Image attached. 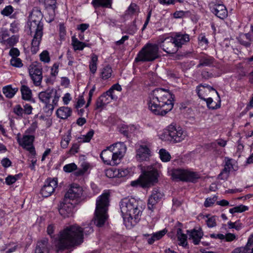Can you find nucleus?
Instances as JSON below:
<instances>
[{
    "instance_id": "f257e3e1",
    "label": "nucleus",
    "mask_w": 253,
    "mask_h": 253,
    "mask_svg": "<svg viewBox=\"0 0 253 253\" xmlns=\"http://www.w3.org/2000/svg\"><path fill=\"white\" fill-rule=\"evenodd\" d=\"M93 230L90 226L83 229L77 224L65 227L61 230L53 240L57 252L63 251L80 245L84 241V232L85 234L92 233Z\"/></svg>"
},
{
    "instance_id": "f03ea898",
    "label": "nucleus",
    "mask_w": 253,
    "mask_h": 253,
    "mask_svg": "<svg viewBox=\"0 0 253 253\" xmlns=\"http://www.w3.org/2000/svg\"><path fill=\"white\" fill-rule=\"evenodd\" d=\"M174 98L169 90L156 88L149 94L148 108L154 115L164 116L172 109Z\"/></svg>"
},
{
    "instance_id": "7ed1b4c3",
    "label": "nucleus",
    "mask_w": 253,
    "mask_h": 253,
    "mask_svg": "<svg viewBox=\"0 0 253 253\" xmlns=\"http://www.w3.org/2000/svg\"><path fill=\"white\" fill-rule=\"evenodd\" d=\"M42 14L37 7H34L27 22V27L32 35L34 33L31 42V50L33 54H36L39 50V45L43 35V24L42 22Z\"/></svg>"
},
{
    "instance_id": "20e7f679",
    "label": "nucleus",
    "mask_w": 253,
    "mask_h": 253,
    "mask_svg": "<svg viewBox=\"0 0 253 253\" xmlns=\"http://www.w3.org/2000/svg\"><path fill=\"white\" fill-rule=\"evenodd\" d=\"M120 209L126 226L134 224L139 220L141 210L138 202L134 198H124L120 202Z\"/></svg>"
},
{
    "instance_id": "39448f33",
    "label": "nucleus",
    "mask_w": 253,
    "mask_h": 253,
    "mask_svg": "<svg viewBox=\"0 0 253 253\" xmlns=\"http://www.w3.org/2000/svg\"><path fill=\"white\" fill-rule=\"evenodd\" d=\"M126 151V146L124 143L119 142L107 147L100 156L104 164L114 166L121 163Z\"/></svg>"
},
{
    "instance_id": "423d86ee",
    "label": "nucleus",
    "mask_w": 253,
    "mask_h": 253,
    "mask_svg": "<svg viewBox=\"0 0 253 253\" xmlns=\"http://www.w3.org/2000/svg\"><path fill=\"white\" fill-rule=\"evenodd\" d=\"M110 193L105 192L96 200L94 224L98 227L102 226L107 219V211L109 206Z\"/></svg>"
},
{
    "instance_id": "0eeeda50",
    "label": "nucleus",
    "mask_w": 253,
    "mask_h": 253,
    "mask_svg": "<svg viewBox=\"0 0 253 253\" xmlns=\"http://www.w3.org/2000/svg\"><path fill=\"white\" fill-rule=\"evenodd\" d=\"M38 97L40 101L45 105L44 111L48 114H52L54 107L58 105L59 99L56 90L53 88H48L39 92Z\"/></svg>"
},
{
    "instance_id": "6e6552de",
    "label": "nucleus",
    "mask_w": 253,
    "mask_h": 253,
    "mask_svg": "<svg viewBox=\"0 0 253 253\" xmlns=\"http://www.w3.org/2000/svg\"><path fill=\"white\" fill-rule=\"evenodd\" d=\"M159 175V172L157 169L151 166H148L143 171L142 175L139 177V179L131 181V185L132 186L140 185L142 187H149L158 182Z\"/></svg>"
},
{
    "instance_id": "1a4fd4ad",
    "label": "nucleus",
    "mask_w": 253,
    "mask_h": 253,
    "mask_svg": "<svg viewBox=\"0 0 253 253\" xmlns=\"http://www.w3.org/2000/svg\"><path fill=\"white\" fill-rule=\"evenodd\" d=\"M159 48L155 44L147 43L138 53L135 58L136 62H151L159 57Z\"/></svg>"
},
{
    "instance_id": "9d476101",
    "label": "nucleus",
    "mask_w": 253,
    "mask_h": 253,
    "mask_svg": "<svg viewBox=\"0 0 253 253\" xmlns=\"http://www.w3.org/2000/svg\"><path fill=\"white\" fill-rule=\"evenodd\" d=\"M167 131L168 135L169 137L168 140L173 143L181 142L187 136L185 131L174 124H171L168 126Z\"/></svg>"
},
{
    "instance_id": "9b49d317",
    "label": "nucleus",
    "mask_w": 253,
    "mask_h": 253,
    "mask_svg": "<svg viewBox=\"0 0 253 253\" xmlns=\"http://www.w3.org/2000/svg\"><path fill=\"white\" fill-rule=\"evenodd\" d=\"M20 134L18 133L17 135V141L20 146L24 149H26L32 154H35V150L33 145V142L35 139V136L33 135L24 134L22 138H20Z\"/></svg>"
},
{
    "instance_id": "f8f14e48",
    "label": "nucleus",
    "mask_w": 253,
    "mask_h": 253,
    "mask_svg": "<svg viewBox=\"0 0 253 253\" xmlns=\"http://www.w3.org/2000/svg\"><path fill=\"white\" fill-rule=\"evenodd\" d=\"M30 76L36 86H39L42 81V68L41 66L36 63H32L29 67Z\"/></svg>"
},
{
    "instance_id": "ddd939ff",
    "label": "nucleus",
    "mask_w": 253,
    "mask_h": 253,
    "mask_svg": "<svg viewBox=\"0 0 253 253\" xmlns=\"http://www.w3.org/2000/svg\"><path fill=\"white\" fill-rule=\"evenodd\" d=\"M75 203H73L70 201H66L63 199L60 203L59 208V212L60 215L64 218L69 217L73 216Z\"/></svg>"
},
{
    "instance_id": "4468645a",
    "label": "nucleus",
    "mask_w": 253,
    "mask_h": 253,
    "mask_svg": "<svg viewBox=\"0 0 253 253\" xmlns=\"http://www.w3.org/2000/svg\"><path fill=\"white\" fill-rule=\"evenodd\" d=\"M57 186V181L55 178H48L44 182L41 190V193L44 197L50 196L54 191Z\"/></svg>"
},
{
    "instance_id": "2eb2a0df",
    "label": "nucleus",
    "mask_w": 253,
    "mask_h": 253,
    "mask_svg": "<svg viewBox=\"0 0 253 253\" xmlns=\"http://www.w3.org/2000/svg\"><path fill=\"white\" fill-rule=\"evenodd\" d=\"M83 194V189L77 184L72 185L66 193L64 196L65 200L66 201H73L74 199L79 198Z\"/></svg>"
},
{
    "instance_id": "dca6fc26",
    "label": "nucleus",
    "mask_w": 253,
    "mask_h": 253,
    "mask_svg": "<svg viewBox=\"0 0 253 253\" xmlns=\"http://www.w3.org/2000/svg\"><path fill=\"white\" fill-rule=\"evenodd\" d=\"M164 193L159 189L155 188L152 191L148 201V208L153 211L156 205L164 197Z\"/></svg>"
},
{
    "instance_id": "f3484780",
    "label": "nucleus",
    "mask_w": 253,
    "mask_h": 253,
    "mask_svg": "<svg viewBox=\"0 0 253 253\" xmlns=\"http://www.w3.org/2000/svg\"><path fill=\"white\" fill-rule=\"evenodd\" d=\"M161 47L164 51L169 54L175 53L178 50L172 37L166 38L161 43Z\"/></svg>"
},
{
    "instance_id": "a211bd4d",
    "label": "nucleus",
    "mask_w": 253,
    "mask_h": 253,
    "mask_svg": "<svg viewBox=\"0 0 253 253\" xmlns=\"http://www.w3.org/2000/svg\"><path fill=\"white\" fill-rule=\"evenodd\" d=\"M211 8L212 12L220 19H224L228 16L227 10L223 4H214Z\"/></svg>"
},
{
    "instance_id": "6ab92c4d",
    "label": "nucleus",
    "mask_w": 253,
    "mask_h": 253,
    "mask_svg": "<svg viewBox=\"0 0 253 253\" xmlns=\"http://www.w3.org/2000/svg\"><path fill=\"white\" fill-rule=\"evenodd\" d=\"M224 168L221 172L218 175V178L221 180H226L227 179L229 176V173L231 169H233V165L232 164V159L228 157H225Z\"/></svg>"
},
{
    "instance_id": "aec40b11",
    "label": "nucleus",
    "mask_w": 253,
    "mask_h": 253,
    "mask_svg": "<svg viewBox=\"0 0 253 253\" xmlns=\"http://www.w3.org/2000/svg\"><path fill=\"white\" fill-rule=\"evenodd\" d=\"M172 38L173 40V42H175V45L177 46V48L181 47L182 45L186 44L190 40L189 35L187 34H182L181 33H177L175 36Z\"/></svg>"
},
{
    "instance_id": "412c9836",
    "label": "nucleus",
    "mask_w": 253,
    "mask_h": 253,
    "mask_svg": "<svg viewBox=\"0 0 253 253\" xmlns=\"http://www.w3.org/2000/svg\"><path fill=\"white\" fill-rule=\"evenodd\" d=\"M150 155V150L146 145H141L137 150L136 158L139 161L146 160Z\"/></svg>"
},
{
    "instance_id": "4be33fe9",
    "label": "nucleus",
    "mask_w": 253,
    "mask_h": 253,
    "mask_svg": "<svg viewBox=\"0 0 253 253\" xmlns=\"http://www.w3.org/2000/svg\"><path fill=\"white\" fill-rule=\"evenodd\" d=\"M239 43L245 47H250L253 42V35L250 33L241 34L237 38Z\"/></svg>"
},
{
    "instance_id": "5701e85b",
    "label": "nucleus",
    "mask_w": 253,
    "mask_h": 253,
    "mask_svg": "<svg viewBox=\"0 0 253 253\" xmlns=\"http://www.w3.org/2000/svg\"><path fill=\"white\" fill-rule=\"evenodd\" d=\"M189 233V239L193 240V243L195 245H198L200 242V240L203 236V233L202 229L200 228L198 230L193 229L191 231L188 230Z\"/></svg>"
},
{
    "instance_id": "b1692460",
    "label": "nucleus",
    "mask_w": 253,
    "mask_h": 253,
    "mask_svg": "<svg viewBox=\"0 0 253 253\" xmlns=\"http://www.w3.org/2000/svg\"><path fill=\"white\" fill-rule=\"evenodd\" d=\"M48 240L47 238H44L38 242L35 250V253H48Z\"/></svg>"
},
{
    "instance_id": "393cba45",
    "label": "nucleus",
    "mask_w": 253,
    "mask_h": 253,
    "mask_svg": "<svg viewBox=\"0 0 253 253\" xmlns=\"http://www.w3.org/2000/svg\"><path fill=\"white\" fill-rule=\"evenodd\" d=\"M22 99L34 103L35 100L32 97L31 89L26 85H22L20 88Z\"/></svg>"
},
{
    "instance_id": "a878e982",
    "label": "nucleus",
    "mask_w": 253,
    "mask_h": 253,
    "mask_svg": "<svg viewBox=\"0 0 253 253\" xmlns=\"http://www.w3.org/2000/svg\"><path fill=\"white\" fill-rule=\"evenodd\" d=\"M72 109L68 107L63 106L59 108L56 112L57 117L61 119H66L72 114Z\"/></svg>"
},
{
    "instance_id": "bb28decb",
    "label": "nucleus",
    "mask_w": 253,
    "mask_h": 253,
    "mask_svg": "<svg viewBox=\"0 0 253 253\" xmlns=\"http://www.w3.org/2000/svg\"><path fill=\"white\" fill-rule=\"evenodd\" d=\"M91 3L95 9L99 7L111 8L112 0H92Z\"/></svg>"
},
{
    "instance_id": "cd10ccee",
    "label": "nucleus",
    "mask_w": 253,
    "mask_h": 253,
    "mask_svg": "<svg viewBox=\"0 0 253 253\" xmlns=\"http://www.w3.org/2000/svg\"><path fill=\"white\" fill-rule=\"evenodd\" d=\"M186 170L181 169H173L171 170L170 175L173 179L184 181Z\"/></svg>"
},
{
    "instance_id": "c85d7f7f",
    "label": "nucleus",
    "mask_w": 253,
    "mask_h": 253,
    "mask_svg": "<svg viewBox=\"0 0 253 253\" xmlns=\"http://www.w3.org/2000/svg\"><path fill=\"white\" fill-rule=\"evenodd\" d=\"M214 58L208 55L201 56L199 58V63L197 68H201L204 66H210L214 62Z\"/></svg>"
},
{
    "instance_id": "c756f323",
    "label": "nucleus",
    "mask_w": 253,
    "mask_h": 253,
    "mask_svg": "<svg viewBox=\"0 0 253 253\" xmlns=\"http://www.w3.org/2000/svg\"><path fill=\"white\" fill-rule=\"evenodd\" d=\"M113 71L109 65H106L100 69V77L103 80H106L112 76Z\"/></svg>"
},
{
    "instance_id": "7c9ffc66",
    "label": "nucleus",
    "mask_w": 253,
    "mask_h": 253,
    "mask_svg": "<svg viewBox=\"0 0 253 253\" xmlns=\"http://www.w3.org/2000/svg\"><path fill=\"white\" fill-rule=\"evenodd\" d=\"M18 90V88H12L11 85L5 86L2 88L3 93L8 98H12Z\"/></svg>"
},
{
    "instance_id": "2f4dec72",
    "label": "nucleus",
    "mask_w": 253,
    "mask_h": 253,
    "mask_svg": "<svg viewBox=\"0 0 253 253\" xmlns=\"http://www.w3.org/2000/svg\"><path fill=\"white\" fill-rule=\"evenodd\" d=\"M137 127L134 125L123 126L120 129V131L125 136H128L129 133H134L137 129Z\"/></svg>"
},
{
    "instance_id": "473e14b6",
    "label": "nucleus",
    "mask_w": 253,
    "mask_h": 253,
    "mask_svg": "<svg viewBox=\"0 0 253 253\" xmlns=\"http://www.w3.org/2000/svg\"><path fill=\"white\" fill-rule=\"evenodd\" d=\"M111 92L112 90H108L100 95L106 105L110 103L112 100H116L117 99V96L111 94Z\"/></svg>"
},
{
    "instance_id": "72a5a7b5",
    "label": "nucleus",
    "mask_w": 253,
    "mask_h": 253,
    "mask_svg": "<svg viewBox=\"0 0 253 253\" xmlns=\"http://www.w3.org/2000/svg\"><path fill=\"white\" fill-rule=\"evenodd\" d=\"M176 235L178 241H179V245L184 247L187 245V236L182 232V229L180 228L177 229Z\"/></svg>"
},
{
    "instance_id": "f704fd0d",
    "label": "nucleus",
    "mask_w": 253,
    "mask_h": 253,
    "mask_svg": "<svg viewBox=\"0 0 253 253\" xmlns=\"http://www.w3.org/2000/svg\"><path fill=\"white\" fill-rule=\"evenodd\" d=\"M200 178V175L197 172H192L186 170L185 173V179L184 181L194 182Z\"/></svg>"
},
{
    "instance_id": "c9c22d12",
    "label": "nucleus",
    "mask_w": 253,
    "mask_h": 253,
    "mask_svg": "<svg viewBox=\"0 0 253 253\" xmlns=\"http://www.w3.org/2000/svg\"><path fill=\"white\" fill-rule=\"evenodd\" d=\"M98 57L96 55L93 54L91 56V59L89 62V68L90 72L95 74L97 70V62Z\"/></svg>"
},
{
    "instance_id": "e433bc0d",
    "label": "nucleus",
    "mask_w": 253,
    "mask_h": 253,
    "mask_svg": "<svg viewBox=\"0 0 253 253\" xmlns=\"http://www.w3.org/2000/svg\"><path fill=\"white\" fill-rule=\"evenodd\" d=\"M72 45L75 50H82L86 46L84 42L79 41L77 38L73 37L72 38Z\"/></svg>"
},
{
    "instance_id": "4c0bfd02",
    "label": "nucleus",
    "mask_w": 253,
    "mask_h": 253,
    "mask_svg": "<svg viewBox=\"0 0 253 253\" xmlns=\"http://www.w3.org/2000/svg\"><path fill=\"white\" fill-rule=\"evenodd\" d=\"M159 155L161 160L164 162L170 161L171 156L170 154L165 149H161L159 151Z\"/></svg>"
},
{
    "instance_id": "58836bf2",
    "label": "nucleus",
    "mask_w": 253,
    "mask_h": 253,
    "mask_svg": "<svg viewBox=\"0 0 253 253\" xmlns=\"http://www.w3.org/2000/svg\"><path fill=\"white\" fill-rule=\"evenodd\" d=\"M249 208L245 205H240L229 210L230 213L233 214L236 212H242L248 210Z\"/></svg>"
},
{
    "instance_id": "ea45409f",
    "label": "nucleus",
    "mask_w": 253,
    "mask_h": 253,
    "mask_svg": "<svg viewBox=\"0 0 253 253\" xmlns=\"http://www.w3.org/2000/svg\"><path fill=\"white\" fill-rule=\"evenodd\" d=\"M18 41V38L15 35L9 37L3 44L6 46L11 47L14 46Z\"/></svg>"
},
{
    "instance_id": "a19ab883",
    "label": "nucleus",
    "mask_w": 253,
    "mask_h": 253,
    "mask_svg": "<svg viewBox=\"0 0 253 253\" xmlns=\"http://www.w3.org/2000/svg\"><path fill=\"white\" fill-rule=\"evenodd\" d=\"M206 216L207 218L206 223L209 228H212L216 225L217 217L215 216H210V215H207Z\"/></svg>"
},
{
    "instance_id": "79ce46f5",
    "label": "nucleus",
    "mask_w": 253,
    "mask_h": 253,
    "mask_svg": "<svg viewBox=\"0 0 253 253\" xmlns=\"http://www.w3.org/2000/svg\"><path fill=\"white\" fill-rule=\"evenodd\" d=\"M196 92L199 97L204 100H206V97L208 96V93L209 92L208 89L199 88V87H197Z\"/></svg>"
},
{
    "instance_id": "37998d69",
    "label": "nucleus",
    "mask_w": 253,
    "mask_h": 253,
    "mask_svg": "<svg viewBox=\"0 0 253 253\" xmlns=\"http://www.w3.org/2000/svg\"><path fill=\"white\" fill-rule=\"evenodd\" d=\"M107 105L104 102L103 99L102 98L101 96H100L97 99L96 101V110H99L100 111L102 110Z\"/></svg>"
},
{
    "instance_id": "c03bdc74",
    "label": "nucleus",
    "mask_w": 253,
    "mask_h": 253,
    "mask_svg": "<svg viewBox=\"0 0 253 253\" xmlns=\"http://www.w3.org/2000/svg\"><path fill=\"white\" fill-rule=\"evenodd\" d=\"M13 111L15 114L20 118H23L24 115L23 108L20 105H15L13 108Z\"/></svg>"
},
{
    "instance_id": "a18cd8bd",
    "label": "nucleus",
    "mask_w": 253,
    "mask_h": 253,
    "mask_svg": "<svg viewBox=\"0 0 253 253\" xmlns=\"http://www.w3.org/2000/svg\"><path fill=\"white\" fill-rule=\"evenodd\" d=\"M190 15L189 11H177L173 13V17L175 18H181L183 17L188 16Z\"/></svg>"
},
{
    "instance_id": "49530a36",
    "label": "nucleus",
    "mask_w": 253,
    "mask_h": 253,
    "mask_svg": "<svg viewBox=\"0 0 253 253\" xmlns=\"http://www.w3.org/2000/svg\"><path fill=\"white\" fill-rule=\"evenodd\" d=\"M19 174H16L15 175H8L5 178V183L8 185H11L15 183L16 181L19 178Z\"/></svg>"
},
{
    "instance_id": "de8ad7c7",
    "label": "nucleus",
    "mask_w": 253,
    "mask_h": 253,
    "mask_svg": "<svg viewBox=\"0 0 253 253\" xmlns=\"http://www.w3.org/2000/svg\"><path fill=\"white\" fill-rule=\"evenodd\" d=\"M77 169V166L75 163L69 164L63 167V170L66 172H71Z\"/></svg>"
},
{
    "instance_id": "09e8293b",
    "label": "nucleus",
    "mask_w": 253,
    "mask_h": 253,
    "mask_svg": "<svg viewBox=\"0 0 253 253\" xmlns=\"http://www.w3.org/2000/svg\"><path fill=\"white\" fill-rule=\"evenodd\" d=\"M10 64L15 67L20 68L23 66L21 60L18 58H11L10 60Z\"/></svg>"
},
{
    "instance_id": "8fccbe9b",
    "label": "nucleus",
    "mask_w": 253,
    "mask_h": 253,
    "mask_svg": "<svg viewBox=\"0 0 253 253\" xmlns=\"http://www.w3.org/2000/svg\"><path fill=\"white\" fill-rule=\"evenodd\" d=\"M13 8L11 5H7L1 10V14L4 16H8L13 12Z\"/></svg>"
},
{
    "instance_id": "3c124183",
    "label": "nucleus",
    "mask_w": 253,
    "mask_h": 253,
    "mask_svg": "<svg viewBox=\"0 0 253 253\" xmlns=\"http://www.w3.org/2000/svg\"><path fill=\"white\" fill-rule=\"evenodd\" d=\"M71 135L69 134L66 136H64L61 141V146L62 148L65 149L66 148L68 145L69 143L71 140Z\"/></svg>"
},
{
    "instance_id": "603ef678",
    "label": "nucleus",
    "mask_w": 253,
    "mask_h": 253,
    "mask_svg": "<svg viewBox=\"0 0 253 253\" xmlns=\"http://www.w3.org/2000/svg\"><path fill=\"white\" fill-rule=\"evenodd\" d=\"M138 11V8L137 5L135 3H131L128 7L126 11L128 14L132 15L137 13Z\"/></svg>"
},
{
    "instance_id": "864d4df0",
    "label": "nucleus",
    "mask_w": 253,
    "mask_h": 253,
    "mask_svg": "<svg viewBox=\"0 0 253 253\" xmlns=\"http://www.w3.org/2000/svg\"><path fill=\"white\" fill-rule=\"evenodd\" d=\"M94 133L93 129L90 130L86 135H83L82 142H88L90 141L91 139L93 136Z\"/></svg>"
},
{
    "instance_id": "5fc2aeb1",
    "label": "nucleus",
    "mask_w": 253,
    "mask_h": 253,
    "mask_svg": "<svg viewBox=\"0 0 253 253\" xmlns=\"http://www.w3.org/2000/svg\"><path fill=\"white\" fill-rule=\"evenodd\" d=\"M40 59L45 63H48L50 61L49 53L47 51L44 50L41 53Z\"/></svg>"
},
{
    "instance_id": "6e6d98bb",
    "label": "nucleus",
    "mask_w": 253,
    "mask_h": 253,
    "mask_svg": "<svg viewBox=\"0 0 253 253\" xmlns=\"http://www.w3.org/2000/svg\"><path fill=\"white\" fill-rule=\"evenodd\" d=\"M37 127V123H32L31 126L25 131V134L33 135V134L35 132Z\"/></svg>"
},
{
    "instance_id": "4d7b16f0",
    "label": "nucleus",
    "mask_w": 253,
    "mask_h": 253,
    "mask_svg": "<svg viewBox=\"0 0 253 253\" xmlns=\"http://www.w3.org/2000/svg\"><path fill=\"white\" fill-rule=\"evenodd\" d=\"M197 87H199V88H205L208 89L209 92H211V91H214L216 93V94L218 95V98H220L218 92L216 90H215L210 85L207 84H200Z\"/></svg>"
},
{
    "instance_id": "13d9d810",
    "label": "nucleus",
    "mask_w": 253,
    "mask_h": 253,
    "mask_svg": "<svg viewBox=\"0 0 253 253\" xmlns=\"http://www.w3.org/2000/svg\"><path fill=\"white\" fill-rule=\"evenodd\" d=\"M9 38V34L7 31H3L0 33V42L2 44Z\"/></svg>"
},
{
    "instance_id": "bf43d9fd",
    "label": "nucleus",
    "mask_w": 253,
    "mask_h": 253,
    "mask_svg": "<svg viewBox=\"0 0 253 253\" xmlns=\"http://www.w3.org/2000/svg\"><path fill=\"white\" fill-rule=\"evenodd\" d=\"M167 231L166 229H163L156 233H153V237L155 238L156 240H158L162 238L167 233Z\"/></svg>"
},
{
    "instance_id": "052dcab7",
    "label": "nucleus",
    "mask_w": 253,
    "mask_h": 253,
    "mask_svg": "<svg viewBox=\"0 0 253 253\" xmlns=\"http://www.w3.org/2000/svg\"><path fill=\"white\" fill-rule=\"evenodd\" d=\"M216 199V197H213L212 198H207L204 203L205 207L206 208L211 207L215 203Z\"/></svg>"
},
{
    "instance_id": "680f3d73",
    "label": "nucleus",
    "mask_w": 253,
    "mask_h": 253,
    "mask_svg": "<svg viewBox=\"0 0 253 253\" xmlns=\"http://www.w3.org/2000/svg\"><path fill=\"white\" fill-rule=\"evenodd\" d=\"M19 29V24L16 22L14 21L10 24V31L12 32V33H15L18 32Z\"/></svg>"
},
{
    "instance_id": "e2e57ef3",
    "label": "nucleus",
    "mask_w": 253,
    "mask_h": 253,
    "mask_svg": "<svg viewBox=\"0 0 253 253\" xmlns=\"http://www.w3.org/2000/svg\"><path fill=\"white\" fill-rule=\"evenodd\" d=\"M116 169L111 168L107 169L106 171V175L110 178H113L116 177Z\"/></svg>"
},
{
    "instance_id": "0e129e2a",
    "label": "nucleus",
    "mask_w": 253,
    "mask_h": 253,
    "mask_svg": "<svg viewBox=\"0 0 253 253\" xmlns=\"http://www.w3.org/2000/svg\"><path fill=\"white\" fill-rule=\"evenodd\" d=\"M33 108L31 105L29 104H26L23 106L24 114L31 115L32 113Z\"/></svg>"
},
{
    "instance_id": "69168bd1",
    "label": "nucleus",
    "mask_w": 253,
    "mask_h": 253,
    "mask_svg": "<svg viewBox=\"0 0 253 253\" xmlns=\"http://www.w3.org/2000/svg\"><path fill=\"white\" fill-rule=\"evenodd\" d=\"M250 249L240 247L235 249L231 253H250Z\"/></svg>"
},
{
    "instance_id": "338daca9",
    "label": "nucleus",
    "mask_w": 253,
    "mask_h": 253,
    "mask_svg": "<svg viewBox=\"0 0 253 253\" xmlns=\"http://www.w3.org/2000/svg\"><path fill=\"white\" fill-rule=\"evenodd\" d=\"M116 177H121L126 175L128 173V170L126 169H117L116 171Z\"/></svg>"
},
{
    "instance_id": "774afa93",
    "label": "nucleus",
    "mask_w": 253,
    "mask_h": 253,
    "mask_svg": "<svg viewBox=\"0 0 253 253\" xmlns=\"http://www.w3.org/2000/svg\"><path fill=\"white\" fill-rule=\"evenodd\" d=\"M9 55L12 58L18 57L20 54V52L17 48H12L9 52Z\"/></svg>"
}]
</instances>
